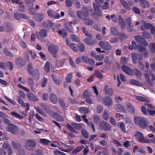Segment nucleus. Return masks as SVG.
<instances>
[{"label": "nucleus", "mask_w": 155, "mask_h": 155, "mask_svg": "<svg viewBox=\"0 0 155 155\" xmlns=\"http://www.w3.org/2000/svg\"><path fill=\"white\" fill-rule=\"evenodd\" d=\"M96 3H93V8L94 11V12L91 15V17L93 18L96 20L98 19V17H101L102 16L103 12L101 11L100 8L101 5L100 4H102L104 2V0H95Z\"/></svg>", "instance_id": "f257e3e1"}, {"label": "nucleus", "mask_w": 155, "mask_h": 155, "mask_svg": "<svg viewBox=\"0 0 155 155\" xmlns=\"http://www.w3.org/2000/svg\"><path fill=\"white\" fill-rule=\"evenodd\" d=\"M27 70L34 80L37 81L40 79L39 71L37 69H34L31 63L28 64L27 67Z\"/></svg>", "instance_id": "f03ea898"}, {"label": "nucleus", "mask_w": 155, "mask_h": 155, "mask_svg": "<svg viewBox=\"0 0 155 155\" xmlns=\"http://www.w3.org/2000/svg\"><path fill=\"white\" fill-rule=\"evenodd\" d=\"M134 120L135 124L141 128H145L147 126V119L145 117L140 116L136 117L134 118Z\"/></svg>", "instance_id": "7ed1b4c3"}, {"label": "nucleus", "mask_w": 155, "mask_h": 155, "mask_svg": "<svg viewBox=\"0 0 155 155\" xmlns=\"http://www.w3.org/2000/svg\"><path fill=\"white\" fill-rule=\"evenodd\" d=\"M36 146V143L35 141L32 140L28 139L25 143V147L28 150L33 151L34 150V148Z\"/></svg>", "instance_id": "20e7f679"}, {"label": "nucleus", "mask_w": 155, "mask_h": 155, "mask_svg": "<svg viewBox=\"0 0 155 155\" xmlns=\"http://www.w3.org/2000/svg\"><path fill=\"white\" fill-rule=\"evenodd\" d=\"M99 127L101 130L104 131H110L111 128V127L109 124L104 120L100 122Z\"/></svg>", "instance_id": "39448f33"}, {"label": "nucleus", "mask_w": 155, "mask_h": 155, "mask_svg": "<svg viewBox=\"0 0 155 155\" xmlns=\"http://www.w3.org/2000/svg\"><path fill=\"white\" fill-rule=\"evenodd\" d=\"M135 40L139 44L144 45L145 46L148 45L147 42L145 39L141 36L136 35L135 37Z\"/></svg>", "instance_id": "423d86ee"}, {"label": "nucleus", "mask_w": 155, "mask_h": 155, "mask_svg": "<svg viewBox=\"0 0 155 155\" xmlns=\"http://www.w3.org/2000/svg\"><path fill=\"white\" fill-rule=\"evenodd\" d=\"M25 61L23 58L18 57L15 59V64L19 68H22L25 64Z\"/></svg>", "instance_id": "0eeeda50"}, {"label": "nucleus", "mask_w": 155, "mask_h": 155, "mask_svg": "<svg viewBox=\"0 0 155 155\" xmlns=\"http://www.w3.org/2000/svg\"><path fill=\"white\" fill-rule=\"evenodd\" d=\"M17 99L18 103L23 107H26L25 112L27 113L30 109L29 104L28 103H25L19 96L17 97Z\"/></svg>", "instance_id": "6e6552de"}, {"label": "nucleus", "mask_w": 155, "mask_h": 155, "mask_svg": "<svg viewBox=\"0 0 155 155\" xmlns=\"http://www.w3.org/2000/svg\"><path fill=\"white\" fill-rule=\"evenodd\" d=\"M58 48V47L57 46L54 45H50L48 47V50L50 53L52 55V56L54 57H55Z\"/></svg>", "instance_id": "1a4fd4ad"}, {"label": "nucleus", "mask_w": 155, "mask_h": 155, "mask_svg": "<svg viewBox=\"0 0 155 155\" xmlns=\"http://www.w3.org/2000/svg\"><path fill=\"white\" fill-rule=\"evenodd\" d=\"M47 13L51 18L58 19L61 18V16L59 13H55L54 11L51 9L48 11Z\"/></svg>", "instance_id": "9d476101"}, {"label": "nucleus", "mask_w": 155, "mask_h": 155, "mask_svg": "<svg viewBox=\"0 0 155 155\" xmlns=\"http://www.w3.org/2000/svg\"><path fill=\"white\" fill-rule=\"evenodd\" d=\"M99 45L105 50H110L111 46L108 42L101 41L98 43Z\"/></svg>", "instance_id": "9b49d317"}, {"label": "nucleus", "mask_w": 155, "mask_h": 155, "mask_svg": "<svg viewBox=\"0 0 155 155\" xmlns=\"http://www.w3.org/2000/svg\"><path fill=\"white\" fill-rule=\"evenodd\" d=\"M14 18L17 20H20L21 19H28V17L27 16L26 14L24 13H19L18 12H16L14 14Z\"/></svg>", "instance_id": "f8f14e48"}, {"label": "nucleus", "mask_w": 155, "mask_h": 155, "mask_svg": "<svg viewBox=\"0 0 155 155\" xmlns=\"http://www.w3.org/2000/svg\"><path fill=\"white\" fill-rule=\"evenodd\" d=\"M131 58L134 64H136L137 62V60L138 59L139 61L142 60L143 56L141 54L138 53L132 54Z\"/></svg>", "instance_id": "ddd939ff"}, {"label": "nucleus", "mask_w": 155, "mask_h": 155, "mask_svg": "<svg viewBox=\"0 0 155 155\" xmlns=\"http://www.w3.org/2000/svg\"><path fill=\"white\" fill-rule=\"evenodd\" d=\"M82 58L84 61V62L89 64L91 66H94L95 65V62L94 60L92 58H89L85 56H83Z\"/></svg>", "instance_id": "4468645a"}, {"label": "nucleus", "mask_w": 155, "mask_h": 155, "mask_svg": "<svg viewBox=\"0 0 155 155\" xmlns=\"http://www.w3.org/2000/svg\"><path fill=\"white\" fill-rule=\"evenodd\" d=\"M83 41L86 44L90 45H94L97 43L95 39L93 38L92 36L89 38H85L84 39Z\"/></svg>", "instance_id": "2eb2a0df"}, {"label": "nucleus", "mask_w": 155, "mask_h": 155, "mask_svg": "<svg viewBox=\"0 0 155 155\" xmlns=\"http://www.w3.org/2000/svg\"><path fill=\"white\" fill-rule=\"evenodd\" d=\"M78 16L83 20L85 19V17H88L89 16L88 11H78L77 12Z\"/></svg>", "instance_id": "dca6fc26"}, {"label": "nucleus", "mask_w": 155, "mask_h": 155, "mask_svg": "<svg viewBox=\"0 0 155 155\" xmlns=\"http://www.w3.org/2000/svg\"><path fill=\"white\" fill-rule=\"evenodd\" d=\"M33 18L36 21H40L44 19V15L41 13H36L34 15Z\"/></svg>", "instance_id": "f3484780"}, {"label": "nucleus", "mask_w": 155, "mask_h": 155, "mask_svg": "<svg viewBox=\"0 0 155 155\" xmlns=\"http://www.w3.org/2000/svg\"><path fill=\"white\" fill-rule=\"evenodd\" d=\"M121 68L126 74L130 76L132 75V69H131L130 67L124 65L122 66Z\"/></svg>", "instance_id": "a211bd4d"}, {"label": "nucleus", "mask_w": 155, "mask_h": 155, "mask_svg": "<svg viewBox=\"0 0 155 155\" xmlns=\"http://www.w3.org/2000/svg\"><path fill=\"white\" fill-rule=\"evenodd\" d=\"M27 98L30 101L37 102L39 100L38 97L32 93H27Z\"/></svg>", "instance_id": "6ab92c4d"}, {"label": "nucleus", "mask_w": 155, "mask_h": 155, "mask_svg": "<svg viewBox=\"0 0 155 155\" xmlns=\"http://www.w3.org/2000/svg\"><path fill=\"white\" fill-rule=\"evenodd\" d=\"M50 101L52 104H56L58 102V99L57 96L53 93H51L49 97Z\"/></svg>", "instance_id": "aec40b11"}, {"label": "nucleus", "mask_w": 155, "mask_h": 155, "mask_svg": "<svg viewBox=\"0 0 155 155\" xmlns=\"http://www.w3.org/2000/svg\"><path fill=\"white\" fill-rule=\"evenodd\" d=\"M66 43L67 45L69 46L74 51L77 52L78 51V49L75 46V44L73 43H70L69 39L68 38L66 39Z\"/></svg>", "instance_id": "412c9836"}, {"label": "nucleus", "mask_w": 155, "mask_h": 155, "mask_svg": "<svg viewBox=\"0 0 155 155\" xmlns=\"http://www.w3.org/2000/svg\"><path fill=\"white\" fill-rule=\"evenodd\" d=\"M140 2V5L141 8L144 9L146 8H149L150 7L149 2L146 0H138Z\"/></svg>", "instance_id": "4be33fe9"}, {"label": "nucleus", "mask_w": 155, "mask_h": 155, "mask_svg": "<svg viewBox=\"0 0 155 155\" xmlns=\"http://www.w3.org/2000/svg\"><path fill=\"white\" fill-rule=\"evenodd\" d=\"M72 24V22H71L66 23L64 24V28L68 31L73 33L74 32V29Z\"/></svg>", "instance_id": "5701e85b"}, {"label": "nucleus", "mask_w": 155, "mask_h": 155, "mask_svg": "<svg viewBox=\"0 0 155 155\" xmlns=\"http://www.w3.org/2000/svg\"><path fill=\"white\" fill-rule=\"evenodd\" d=\"M104 104L107 106H109L113 103L112 100L110 97H104L103 99Z\"/></svg>", "instance_id": "b1692460"}, {"label": "nucleus", "mask_w": 155, "mask_h": 155, "mask_svg": "<svg viewBox=\"0 0 155 155\" xmlns=\"http://www.w3.org/2000/svg\"><path fill=\"white\" fill-rule=\"evenodd\" d=\"M135 136L137 139L138 141L140 143L143 141V139H144L143 134L139 131H137L136 132Z\"/></svg>", "instance_id": "393cba45"}, {"label": "nucleus", "mask_w": 155, "mask_h": 155, "mask_svg": "<svg viewBox=\"0 0 155 155\" xmlns=\"http://www.w3.org/2000/svg\"><path fill=\"white\" fill-rule=\"evenodd\" d=\"M132 75H135L137 78H141L142 73L137 69H132Z\"/></svg>", "instance_id": "a878e982"}, {"label": "nucleus", "mask_w": 155, "mask_h": 155, "mask_svg": "<svg viewBox=\"0 0 155 155\" xmlns=\"http://www.w3.org/2000/svg\"><path fill=\"white\" fill-rule=\"evenodd\" d=\"M18 127L15 124H10V132L13 134H16L17 133Z\"/></svg>", "instance_id": "bb28decb"}, {"label": "nucleus", "mask_w": 155, "mask_h": 155, "mask_svg": "<svg viewBox=\"0 0 155 155\" xmlns=\"http://www.w3.org/2000/svg\"><path fill=\"white\" fill-rule=\"evenodd\" d=\"M53 117L54 118L55 117L56 120L58 121L62 122L64 120L63 117L56 112H55L53 114Z\"/></svg>", "instance_id": "cd10ccee"}, {"label": "nucleus", "mask_w": 155, "mask_h": 155, "mask_svg": "<svg viewBox=\"0 0 155 155\" xmlns=\"http://www.w3.org/2000/svg\"><path fill=\"white\" fill-rule=\"evenodd\" d=\"M136 99L138 101H141V102H145L147 103H149L150 102V101L149 99L147 97H143L142 96H137L136 97Z\"/></svg>", "instance_id": "c85d7f7f"}, {"label": "nucleus", "mask_w": 155, "mask_h": 155, "mask_svg": "<svg viewBox=\"0 0 155 155\" xmlns=\"http://www.w3.org/2000/svg\"><path fill=\"white\" fill-rule=\"evenodd\" d=\"M84 148V147L83 146H78L73 150V151H72V153L73 154H74L79 152H80Z\"/></svg>", "instance_id": "c756f323"}, {"label": "nucleus", "mask_w": 155, "mask_h": 155, "mask_svg": "<svg viewBox=\"0 0 155 155\" xmlns=\"http://www.w3.org/2000/svg\"><path fill=\"white\" fill-rule=\"evenodd\" d=\"M130 82L132 84L135 86H141L142 84L139 81L134 79H131L130 81Z\"/></svg>", "instance_id": "7c9ffc66"}, {"label": "nucleus", "mask_w": 155, "mask_h": 155, "mask_svg": "<svg viewBox=\"0 0 155 155\" xmlns=\"http://www.w3.org/2000/svg\"><path fill=\"white\" fill-rule=\"evenodd\" d=\"M118 36L120 39L121 41L126 40L128 38L127 35L124 33L119 32L118 34Z\"/></svg>", "instance_id": "2f4dec72"}, {"label": "nucleus", "mask_w": 155, "mask_h": 155, "mask_svg": "<svg viewBox=\"0 0 155 155\" xmlns=\"http://www.w3.org/2000/svg\"><path fill=\"white\" fill-rule=\"evenodd\" d=\"M58 32L59 34L61 35L63 38H65L68 35L67 32L64 29H62L61 30L59 31Z\"/></svg>", "instance_id": "473e14b6"}, {"label": "nucleus", "mask_w": 155, "mask_h": 155, "mask_svg": "<svg viewBox=\"0 0 155 155\" xmlns=\"http://www.w3.org/2000/svg\"><path fill=\"white\" fill-rule=\"evenodd\" d=\"M27 82L28 83V85L31 87L32 90H34V81L31 78H29L27 80Z\"/></svg>", "instance_id": "72a5a7b5"}, {"label": "nucleus", "mask_w": 155, "mask_h": 155, "mask_svg": "<svg viewBox=\"0 0 155 155\" xmlns=\"http://www.w3.org/2000/svg\"><path fill=\"white\" fill-rule=\"evenodd\" d=\"M48 31L45 29H41L39 30V35L41 37H45L47 35Z\"/></svg>", "instance_id": "f704fd0d"}, {"label": "nucleus", "mask_w": 155, "mask_h": 155, "mask_svg": "<svg viewBox=\"0 0 155 155\" xmlns=\"http://www.w3.org/2000/svg\"><path fill=\"white\" fill-rule=\"evenodd\" d=\"M84 22L87 25L91 26L94 23V21L91 19L85 18Z\"/></svg>", "instance_id": "c9c22d12"}, {"label": "nucleus", "mask_w": 155, "mask_h": 155, "mask_svg": "<svg viewBox=\"0 0 155 155\" xmlns=\"http://www.w3.org/2000/svg\"><path fill=\"white\" fill-rule=\"evenodd\" d=\"M115 109L118 112H123L125 110L124 106L120 104H117L115 107Z\"/></svg>", "instance_id": "e433bc0d"}, {"label": "nucleus", "mask_w": 155, "mask_h": 155, "mask_svg": "<svg viewBox=\"0 0 155 155\" xmlns=\"http://www.w3.org/2000/svg\"><path fill=\"white\" fill-rule=\"evenodd\" d=\"M78 51L79 50L81 52H84L85 49L84 45L82 43H79L78 45Z\"/></svg>", "instance_id": "4c0bfd02"}, {"label": "nucleus", "mask_w": 155, "mask_h": 155, "mask_svg": "<svg viewBox=\"0 0 155 155\" xmlns=\"http://www.w3.org/2000/svg\"><path fill=\"white\" fill-rule=\"evenodd\" d=\"M12 144L13 147L16 149H19L21 148V146L18 143L16 142L15 141H12Z\"/></svg>", "instance_id": "58836bf2"}, {"label": "nucleus", "mask_w": 155, "mask_h": 155, "mask_svg": "<svg viewBox=\"0 0 155 155\" xmlns=\"http://www.w3.org/2000/svg\"><path fill=\"white\" fill-rule=\"evenodd\" d=\"M117 125L118 127L120 128L122 131L125 132L126 130V128L123 122L118 123Z\"/></svg>", "instance_id": "ea45409f"}, {"label": "nucleus", "mask_w": 155, "mask_h": 155, "mask_svg": "<svg viewBox=\"0 0 155 155\" xmlns=\"http://www.w3.org/2000/svg\"><path fill=\"white\" fill-rule=\"evenodd\" d=\"M44 68L47 73H48L50 70V63L47 61L44 66Z\"/></svg>", "instance_id": "a19ab883"}, {"label": "nucleus", "mask_w": 155, "mask_h": 155, "mask_svg": "<svg viewBox=\"0 0 155 155\" xmlns=\"http://www.w3.org/2000/svg\"><path fill=\"white\" fill-rule=\"evenodd\" d=\"M120 3L124 8L127 10H130V8L129 6L126 1L123 0H120Z\"/></svg>", "instance_id": "79ce46f5"}, {"label": "nucleus", "mask_w": 155, "mask_h": 155, "mask_svg": "<svg viewBox=\"0 0 155 155\" xmlns=\"http://www.w3.org/2000/svg\"><path fill=\"white\" fill-rule=\"evenodd\" d=\"M73 77V74L72 73H69L67 75L66 78V80L67 82H71L72 81V78Z\"/></svg>", "instance_id": "37998d69"}, {"label": "nucleus", "mask_w": 155, "mask_h": 155, "mask_svg": "<svg viewBox=\"0 0 155 155\" xmlns=\"http://www.w3.org/2000/svg\"><path fill=\"white\" fill-rule=\"evenodd\" d=\"M51 76L52 80L56 84L59 85L60 84L61 82L60 80L58 79L55 75H51Z\"/></svg>", "instance_id": "c03bdc74"}, {"label": "nucleus", "mask_w": 155, "mask_h": 155, "mask_svg": "<svg viewBox=\"0 0 155 155\" xmlns=\"http://www.w3.org/2000/svg\"><path fill=\"white\" fill-rule=\"evenodd\" d=\"M144 76L147 82L150 86H151L152 83L150 82V74H148V73H146L145 74H144Z\"/></svg>", "instance_id": "a18cd8bd"}, {"label": "nucleus", "mask_w": 155, "mask_h": 155, "mask_svg": "<svg viewBox=\"0 0 155 155\" xmlns=\"http://www.w3.org/2000/svg\"><path fill=\"white\" fill-rule=\"evenodd\" d=\"M81 133L83 136L86 138L89 137V134L87 131L85 129H83L81 130Z\"/></svg>", "instance_id": "49530a36"}, {"label": "nucleus", "mask_w": 155, "mask_h": 155, "mask_svg": "<svg viewBox=\"0 0 155 155\" xmlns=\"http://www.w3.org/2000/svg\"><path fill=\"white\" fill-rule=\"evenodd\" d=\"M94 75L97 78L101 79L103 78V76L101 72L98 70H96L95 71Z\"/></svg>", "instance_id": "de8ad7c7"}, {"label": "nucleus", "mask_w": 155, "mask_h": 155, "mask_svg": "<svg viewBox=\"0 0 155 155\" xmlns=\"http://www.w3.org/2000/svg\"><path fill=\"white\" fill-rule=\"evenodd\" d=\"M128 110L129 112L131 114H133L135 113V110L134 106L131 104H130L128 107Z\"/></svg>", "instance_id": "09e8293b"}, {"label": "nucleus", "mask_w": 155, "mask_h": 155, "mask_svg": "<svg viewBox=\"0 0 155 155\" xmlns=\"http://www.w3.org/2000/svg\"><path fill=\"white\" fill-rule=\"evenodd\" d=\"M10 114L14 116L15 117L18 119H22L24 118L23 116L20 115L15 112H12L10 113Z\"/></svg>", "instance_id": "8fccbe9b"}, {"label": "nucleus", "mask_w": 155, "mask_h": 155, "mask_svg": "<svg viewBox=\"0 0 155 155\" xmlns=\"http://www.w3.org/2000/svg\"><path fill=\"white\" fill-rule=\"evenodd\" d=\"M111 32L114 36L118 35L119 32H118L117 30L114 28H111L110 29Z\"/></svg>", "instance_id": "3c124183"}, {"label": "nucleus", "mask_w": 155, "mask_h": 155, "mask_svg": "<svg viewBox=\"0 0 155 155\" xmlns=\"http://www.w3.org/2000/svg\"><path fill=\"white\" fill-rule=\"evenodd\" d=\"M71 124L76 129H80L82 127L81 125L80 124H77L75 123H72Z\"/></svg>", "instance_id": "603ef678"}, {"label": "nucleus", "mask_w": 155, "mask_h": 155, "mask_svg": "<svg viewBox=\"0 0 155 155\" xmlns=\"http://www.w3.org/2000/svg\"><path fill=\"white\" fill-rule=\"evenodd\" d=\"M79 110L81 112H84L86 114H88L89 111L88 108L86 107H81L79 108Z\"/></svg>", "instance_id": "864d4df0"}, {"label": "nucleus", "mask_w": 155, "mask_h": 155, "mask_svg": "<svg viewBox=\"0 0 155 155\" xmlns=\"http://www.w3.org/2000/svg\"><path fill=\"white\" fill-rule=\"evenodd\" d=\"M127 58L125 57H121L120 60V64L123 65L126 64L127 62Z\"/></svg>", "instance_id": "5fc2aeb1"}, {"label": "nucleus", "mask_w": 155, "mask_h": 155, "mask_svg": "<svg viewBox=\"0 0 155 155\" xmlns=\"http://www.w3.org/2000/svg\"><path fill=\"white\" fill-rule=\"evenodd\" d=\"M40 142L43 144L48 145L50 143V141L46 139H41L40 140Z\"/></svg>", "instance_id": "6e6d98bb"}, {"label": "nucleus", "mask_w": 155, "mask_h": 155, "mask_svg": "<svg viewBox=\"0 0 155 155\" xmlns=\"http://www.w3.org/2000/svg\"><path fill=\"white\" fill-rule=\"evenodd\" d=\"M65 3L66 5L68 7L72 6L73 3V0H65Z\"/></svg>", "instance_id": "4d7b16f0"}, {"label": "nucleus", "mask_w": 155, "mask_h": 155, "mask_svg": "<svg viewBox=\"0 0 155 155\" xmlns=\"http://www.w3.org/2000/svg\"><path fill=\"white\" fill-rule=\"evenodd\" d=\"M71 38L73 41L78 42L79 41L78 36L74 34L71 35Z\"/></svg>", "instance_id": "13d9d810"}, {"label": "nucleus", "mask_w": 155, "mask_h": 155, "mask_svg": "<svg viewBox=\"0 0 155 155\" xmlns=\"http://www.w3.org/2000/svg\"><path fill=\"white\" fill-rule=\"evenodd\" d=\"M103 117L105 120H108L109 118V114L107 111L105 110L103 114Z\"/></svg>", "instance_id": "bf43d9fd"}, {"label": "nucleus", "mask_w": 155, "mask_h": 155, "mask_svg": "<svg viewBox=\"0 0 155 155\" xmlns=\"http://www.w3.org/2000/svg\"><path fill=\"white\" fill-rule=\"evenodd\" d=\"M18 9L21 12H25V6L24 5L19 3Z\"/></svg>", "instance_id": "052dcab7"}, {"label": "nucleus", "mask_w": 155, "mask_h": 155, "mask_svg": "<svg viewBox=\"0 0 155 155\" xmlns=\"http://www.w3.org/2000/svg\"><path fill=\"white\" fill-rule=\"evenodd\" d=\"M28 52H29V54L31 55L32 58L33 59H35L36 56V53L31 50H28Z\"/></svg>", "instance_id": "680f3d73"}, {"label": "nucleus", "mask_w": 155, "mask_h": 155, "mask_svg": "<svg viewBox=\"0 0 155 155\" xmlns=\"http://www.w3.org/2000/svg\"><path fill=\"white\" fill-rule=\"evenodd\" d=\"M133 26L132 25V23H130L128 24V25L127 26V29L129 32H132L134 31V30L133 29Z\"/></svg>", "instance_id": "e2e57ef3"}, {"label": "nucleus", "mask_w": 155, "mask_h": 155, "mask_svg": "<svg viewBox=\"0 0 155 155\" xmlns=\"http://www.w3.org/2000/svg\"><path fill=\"white\" fill-rule=\"evenodd\" d=\"M139 65V68L141 70L143 71L144 68V65L143 63L142 60L138 61Z\"/></svg>", "instance_id": "0e129e2a"}, {"label": "nucleus", "mask_w": 155, "mask_h": 155, "mask_svg": "<svg viewBox=\"0 0 155 155\" xmlns=\"http://www.w3.org/2000/svg\"><path fill=\"white\" fill-rule=\"evenodd\" d=\"M66 127L70 131H71L72 132L74 133H76V131L74 130L73 128V127L70 124H66Z\"/></svg>", "instance_id": "69168bd1"}, {"label": "nucleus", "mask_w": 155, "mask_h": 155, "mask_svg": "<svg viewBox=\"0 0 155 155\" xmlns=\"http://www.w3.org/2000/svg\"><path fill=\"white\" fill-rule=\"evenodd\" d=\"M113 89L111 88H109L105 90V93L107 95L111 96L113 93Z\"/></svg>", "instance_id": "338daca9"}, {"label": "nucleus", "mask_w": 155, "mask_h": 155, "mask_svg": "<svg viewBox=\"0 0 155 155\" xmlns=\"http://www.w3.org/2000/svg\"><path fill=\"white\" fill-rule=\"evenodd\" d=\"M95 58L97 61H100L103 59L104 55L103 54L97 55L96 56Z\"/></svg>", "instance_id": "774afa93"}]
</instances>
